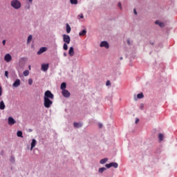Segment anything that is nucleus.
<instances>
[{"label": "nucleus", "mask_w": 177, "mask_h": 177, "mask_svg": "<svg viewBox=\"0 0 177 177\" xmlns=\"http://www.w3.org/2000/svg\"><path fill=\"white\" fill-rule=\"evenodd\" d=\"M5 107H6V106L5 105V102H3V101H1L0 102V110H5Z\"/></svg>", "instance_id": "nucleus-16"}, {"label": "nucleus", "mask_w": 177, "mask_h": 177, "mask_svg": "<svg viewBox=\"0 0 177 177\" xmlns=\"http://www.w3.org/2000/svg\"><path fill=\"white\" fill-rule=\"evenodd\" d=\"M100 48H105L106 49H109L110 48V45L109 44V42L106 41H103L100 44Z\"/></svg>", "instance_id": "nucleus-3"}, {"label": "nucleus", "mask_w": 177, "mask_h": 177, "mask_svg": "<svg viewBox=\"0 0 177 177\" xmlns=\"http://www.w3.org/2000/svg\"><path fill=\"white\" fill-rule=\"evenodd\" d=\"M49 68V64H41V71H48Z\"/></svg>", "instance_id": "nucleus-9"}, {"label": "nucleus", "mask_w": 177, "mask_h": 177, "mask_svg": "<svg viewBox=\"0 0 177 177\" xmlns=\"http://www.w3.org/2000/svg\"><path fill=\"white\" fill-rule=\"evenodd\" d=\"M16 124V120L12 117L8 118V125H15Z\"/></svg>", "instance_id": "nucleus-10"}, {"label": "nucleus", "mask_w": 177, "mask_h": 177, "mask_svg": "<svg viewBox=\"0 0 177 177\" xmlns=\"http://www.w3.org/2000/svg\"><path fill=\"white\" fill-rule=\"evenodd\" d=\"M158 139H159V142H162V140H164V134L163 133H159L158 134Z\"/></svg>", "instance_id": "nucleus-20"}, {"label": "nucleus", "mask_w": 177, "mask_h": 177, "mask_svg": "<svg viewBox=\"0 0 177 177\" xmlns=\"http://www.w3.org/2000/svg\"><path fill=\"white\" fill-rule=\"evenodd\" d=\"M74 48L73 47H70L69 50H68V55L71 56L74 55Z\"/></svg>", "instance_id": "nucleus-15"}, {"label": "nucleus", "mask_w": 177, "mask_h": 177, "mask_svg": "<svg viewBox=\"0 0 177 177\" xmlns=\"http://www.w3.org/2000/svg\"><path fill=\"white\" fill-rule=\"evenodd\" d=\"M66 88H67V84H66V82H62L60 86V89L62 91H66Z\"/></svg>", "instance_id": "nucleus-13"}, {"label": "nucleus", "mask_w": 177, "mask_h": 177, "mask_svg": "<svg viewBox=\"0 0 177 177\" xmlns=\"http://www.w3.org/2000/svg\"><path fill=\"white\" fill-rule=\"evenodd\" d=\"M79 35H80V37H82V36H84V35H86V30H82V31H80V32H79Z\"/></svg>", "instance_id": "nucleus-19"}, {"label": "nucleus", "mask_w": 177, "mask_h": 177, "mask_svg": "<svg viewBox=\"0 0 177 177\" xmlns=\"http://www.w3.org/2000/svg\"><path fill=\"white\" fill-rule=\"evenodd\" d=\"M53 97H55V96L53 95V93H52V92H50V91H46L44 93V107H46V109H49V107H50V106H52V104H53V102H52V100H50V99H53Z\"/></svg>", "instance_id": "nucleus-1"}, {"label": "nucleus", "mask_w": 177, "mask_h": 177, "mask_svg": "<svg viewBox=\"0 0 177 177\" xmlns=\"http://www.w3.org/2000/svg\"><path fill=\"white\" fill-rule=\"evenodd\" d=\"M28 68H29V70H31V66L30 65H29Z\"/></svg>", "instance_id": "nucleus-44"}, {"label": "nucleus", "mask_w": 177, "mask_h": 177, "mask_svg": "<svg viewBox=\"0 0 177 177\" xmlns=\"http://www.w3.org/2000/svg\"><path fill=\"white\" fill-rule=\"evenodd\" d=\"M127 44H128V45H130L129 39L127 40Z\"/></svg>", "instance_id": "nucleus-43"}, {"label": "nucleus", "mask_w": 177, "mask_h": 177, "mask_svg": "<svg viewBox=\"0 0 177 177\" xmlns=\"http://www.w3.org/2000/svg\"><path fill=\"white\" fill-rule=\"evenodd\" d=\"M4 60L6 62V63H9L12 61V55H10L9 53L6 54L4 56Z\"/></svg>", "instance_id": "nucleus-6"}, {"label": "nucleus", "mask_w": 177, "mask_h": 177, "mask_svg": "<svg viewBox=\"0 0 177 177\" xmlns=\"http://www.w3.org/2000/svg\"><path fill=\"white\" fill-rule=\"evenodd\" d=\"M12 8L14 9H20L21 8V3L19 0H12L10 3Z\"/></svg>", "instance_id": "nucleus-2"}, {"label": "nucleus", "mask_w": 177, "mask_h": 177, "mask_svg": "<svg viewBox=\"0 0 177 177\" xmlns=\"http://www.w3.org/2000/svg\"><path fill=\"white\" fill-rule=\"evenodd\" d=\"M98 127L99 128H102V127H103V124L102 123H99Z\"/></svg>", "instance_id": "nucleus-36"}, {"label": "nucleus", "mask_w": 177, "mask_h": 177, "mask_svg": "<svg viewBox=\"0 0 177 177\" xmlns=\"http://www.w3.org/2000/svg\"><path fill=\"white\" fill-rule=\"evenodd\" d=\"M144 107H145V104H140V110H143Z\"/></svg>", "instance_id": "nucleus-34"}, {"label": "nucleus", "mask_w": 177, "mask_h": 177, "mask_svg": "<svg viewBox=\"0 0 177 177\" xmlns=\"http://www.w3.org/2000/svg\"><path fill=\"white\" fill-rule=\"evenodd\" d=\"M155 24H157L159 27H165V24L160 21H156Z\"/></svg>", "instance_id": "nucleus-14"}, {"label": "nucleus", "mask_w": 177, "mask_h": 177, "mask_svg": "<svg viewBox=\"0 0 177 177\" xmlns=\"http://www.w3.org/2000/svg\"><path fill=\"white\" fill-rule=\"evenodd\" d=\"M35 146H37V140L32 139V142L30 144V150H32V149H34Z\"/></svg>", "instance_id": "nucleus-12"}, {"label": "nucleus", "mask_w": 177, "mask_h": 177, "mask_svg": "<svg viewBox=\"0 0 177 177\" xmlns=\"http://www.w3.org/2000/svg\"><path fill=\"white\" fill-rule=\"evenodd\" d=\"M12 86H14V88H17L18 86H20V80L17 79L12 84Z\"/></svg>", "instance_id": "nucleus-11"}, {"label": "nucleus", "mask_w": 177, "mask_h": 177, "mask_svg": "<svg viewBox=\"0 0 177 177\" xmlns=\"http://www.w3.org/2000/svg\"><path fill=\"white\" fill-rule=\"evenodd\" d=\"M29 131H30V132H32V129H29Z\"/></svg>", "instance_id": "nucleus-47"}, {"label": "nucleus", "mask_w": 177, "mask_h": 177, "mask_svg": "<svg viewBox=\"0 0 177 177\" xmlns=\"http://www.w3.org/2000/svg\"><path fill=\"white\" fill-rule=\"evenodd\" d=\"M120 60H122V57H120Z\"/></svg>", "instance_id": "nucleus-46"}, {"label": "nucleus", "mask_w": 177, "mask_h": 177, "mask_svg": "<svg viewBox=\"0 0 177 177\" xmlns=\"http://www.w3.org/2000/svg\"><path fill=\"white\" fill-rule=\"evenodd\" d=\"M106 167H101L99 169L98 171L100 174H103V171H106Z\"/></svg>", "instance_id": "nucleus-28"}, {"label": "nucleus", "mask_w": 177, "mask_h": 177, "mask_svg": "<svg viewBox=\"0 0 177 177\" xmlns=\"http://www.w3.org/2000/svg\"><path fill=\"white\" fill-rule=\"evenodd\" d=\"M30 3H32V0H28Z\"/></svg>", "instance_id": "nucleus-42"}, {"label": "nucleus", "mask_w": 177, "mask_h": 177, "mask_svg": "<svg viewBox=\"0 0 177 177\" xmlns=\"http://www.w3.org/2000/svg\"><path fill=\"white\" fill-rule=\"evenodd\" d=\"M107 161H109V158H103V159H101L100 160V164H106V162H107Z\"/></svg>", "instance_id": "nucleus-18"}, {"label": "nucleus", "mask_w": 177, "mask_h": 177, "mask_svg": "<svg viewBox=\"0 0 177 177\" xmlns=\"http://www.w3.org/2000/svg\"><path fill=\"white\" fill-rule=\"evenodd\" d=\"M71 5H77L78 3V0H70Z\"/></svg>", "instance_id": "nucleus-26"}, {"label": "nucleus", "mask_w": 177, "mask_h": 177, "mask_svg": "<svg viewBox=\"0 0 177 177\" xmlns=\"http://www.w3.org/2000/svg\"><path fill=\"white\" fill-rule=\"evenodd\" d=\"M118 6L121 8V3L120 2L118 3Z\"/></svg>", "instance_id": "nucleus-39"}, {"label": "nucleus", "mask_w": 177, "mask_h": 177, "mask_svg": "<svg viewBox=\"0 0 177 177\" xmlns=\"http://www.w3.org/2000/svg\"><path fill=\"white\" fill-rule=\"evenodd\" d=\"M28 84L32 85V79H31V78L28 79Z\"/></svg>", "instance_id": "nucleus-32"}, {"label": "nucleus", "mask_w": 177, "mask_h": 177, "mask_svg": "<svg viewBox=\"0 0 177 177\" xmlns=\"http://www.w3.org/2000/svg\"><path fill=\"white\" fill-rule=\"evenodd\" d=\"M2 44L3 45H5L6 44V39L3 40Z\"/></svg>", "instance_id": "nucleus-38"}, {"label": "nucleus", "mask_w": 177, "mask_h": 177, "mask_svg": "<svg viewBox=\"0 0 177 177\" xmlns=\"http://www.w3.org/2000/svg\"><path fill=\"white\" fill-rule=\"evenodd\" d=\"M66 32L67 34H70V32H71V27H70L68 24H66Z\"/></svg>", "instance_id": "nucleus-21"}, {"label": "nucleus", "mask_w": 177, "mask_h": 177, "mask_svg": "<svg viewBox=\"0 0 177 177\" xmlns=\"http://www.w3.org/2000/svg\"><path fill=\"white\" fill-rule=\"evenodd\" d=\"M10 161L12 164H15L16 162V160L15 159V156H11L10 158Z\"/></svg>", "instance_id": "nucleus-25"}, {"label": "nucleus", "mask_w": 177, "mask_h": 177, "mask_svg": "<svg viewBox=\"0 0 177 177\" xmlns=\"http://www.w3.org/2000/svg\"><path fill=\"white\" fill-rule=\"evenodd\" d=\"M5 77H6V78H9V72L8 71H5Z\"/></svg>", "instance_id": "nucleus-31"}, {"label": "nucleus", "mask_w": 177, "mask_h": 177, "mask_svg": "<svg viewBox=\"0 0 177 177\" xmlns=\"http://www.w3.org/2000/svg\"><path fill=\"white\" fill-rule=\"evenodd\" d=\"M138 122H139V119H137V120H136V124H138Z\"/></svg>", "instance_id": "nucleus-41"}, {"label": "nucleus", "mask_w": 177, "mask_h": 177, "mask_svg": "<svg viewBox=\"0 0 177 177\" xmlns=\"http://www.w3.org/2000/svg\"><path fill=\"white\" fill-rule=\"evenodd\" d=\"M77 19H79V20L80 19H84V14L81 13L77 16Z\"/></svg>", "instance_id": "nucleus-30"}, {"label": "nucleus", "mask_w": 177, "mask_h": 177, "mask_svg": "<svg viewBox=\"0 0 177 177\" xmlns=\"http://www.w3.org/2000/svg\"><path fill=\"white\" fill-rule=\"evenodd\" d=\"M67 44H66V43L64 44V46H63L64 50H67V49H68V46Z\"/></svg>", "instance_id": "nucleus-29"}, {"label": "nucleus", "mask_w": 177, "mask_h": 177, "mask_svg": "<svg viewBox=\"0 0 177 177\" xmlns=\"http://www.w3.org/2000/svg\"><path fill=\"white\" fill-rule=\"evenodd\" d=\"M0 96H2V87L0 86Z\"/></svg>", "instance_id": "nucleus-35"}, {"label": "nucleus", "mask_w": 177, "mask_h": 177, "mask_svg": "<svg viewBox=\"0 0 177 177\" xmlns=\"http://www.w3.org/2000/svg\"><path fill=\"white\" fill-rule=\"evenodd\" d=\"M105 167L108 169L111 168V167H113V168H118V163H117V162H111L109 164L105 165Z\"/></svg>", "instance_id": "nucleus-5"}, {"label": "nucleus", "mask_w": 177, "mask_h": 177, "mask_svg": "<svg viewBox=\"0 0 177 177\" xmlns=\"http://www.w3.org/2000/svg\"><path fill=\"white\" fill-rule=\"evenodd\" d=\"M106 86H110V85H111V82H110L109 80H107L106 82Z\"/></svg>", "instance_id": "nucleus-33"}, {"label": "nucleus", "mask_w": 177, "mask_h": 177, "mask_svg": "<svg viewBox=\"0 0 177 177\" xmlns=\"http://www.w3.org/2000/svg\"><path fill=\"white\" fill-rule=\"evenodd\" d=\"M63 41L65 42V44H70V41H71V39L70 38V36L68 35H63Z\"/></svg>", "instance_id": "nucleus-4"}, {"label": "nucleus", "mask_w": 177, "mask_h": 177, "mask_svg": "<svg viewBox=\"0 0 177 177\" xmlns=\"http://www.w3.org/2000/svg\"><path fill=\"white\" fill-rule=\"evenodd\" d=\"M73 127L74 128H81V127H82V123L74 122Z\"/></svg>", "instance_id": "nucleus-17"}, {"label": "nucleus", "mask_w": 177, "mask_h": 177, "mask_svg": "<svg viewBox=\"0 0 177 177\" xmlns=\"http://www.w3.org/2000/svg\"><path fill=\"white\" fill-rule=\"evenodd\" d=\"M64 57H67V53H64Z\"/></svg>", "instance_id": "nucleus-40"}, {"label": "nucleus", "mask_w": 177, "mask_h": 177, "mask_svg": "<svg viewBox=\"0 0 177 177\" xmlns=\"http://www.w3.org/2000/svg\"><path fill=\"white\" fill-rule=\"evenodd\" d=\"M133 13L134 15H138V12H136V9H133Z\"/></svg>", "instance_id": "nucleus-37"}, {"label": "nucleus", "mask_w": 177, "mask_h": 177, "mask_svg": "<svg viewBox=\"0 0 177 177\" xmlns=\"http://www.w3.org/2000/svg\"><path fill=\"white\" fill-rule=\"evenodd\" d=\"M46 50H48V48L47 47H41L37 51V55H42V53L46 52Z\"/></svg>", "instance_id": "nucleus-8"}, {"label": "nucleus", "mask_w": 177, "mask_h": 177, "mask_svg": "<svg viewBox=\"0 0 177 177\" xmlns=\"http://www.w3.org/2000/svg\"><path fill=\"white\" fill-rule=\"evenodd\" d=\"M23 74H24V77H28V75L30 74V71L26 70L24 71Z\"/></svg>", "instance_id": "nucleus-23"}, {"label": "nucleus", "mask_w": 177, "mask_h": 177, "mask_svg": "<svg viewBox=\"0 0 177 177\" xmlns=\"http://www.w3.org/2000/svg\"><path fill=\"white\" fill-rule=\"evenodd\" d=\"M134 100H138V98H136V97H134Z\"/></svg>", "instance_id": "nucleus-45"}, {"label": "nucleus", "mask_w": 177, "mask_h": 177, "mask_svg": "<svg viewBox=\"0 0 177 177\" xmlns=\"http://www.w3.org/2000/svg\"><path fill=\"white\" fill-rule=\"evenodd\" d=\"M17 136H18V138H23V132L21 131H18L17 133Z\"/></svg>", "instance_id": "nucleus-24"}, {"label": "nucleus", "mask_w": 177, "mask_h": 177, "mask_svg": "<svg viewBox=\"0 0 177 177\" xmlns=\"http://www.w3.org/2000/svg\"><path fill=\"white\" fill-rule=\"evenodd\" d=\"M145 97V95H143V93H140L137 95V99H143Z\"/></svg>", "instance_id": "nucleus-22"}, {"label": "nucleus", "mask_w": 177, "mask_h": 177, "mask_svg": "<svg viewBox=\"0 0 177 177\" xmlns=\"http://www.w3.org/2000/svg\"><path fill=\"white\" fill-rule=\"evenodd\" d=\"M62 93L64 97H70V96L71 95L68 90H63L62 91Z\"/></svg>", "instance_id": "nucleus-7"}, {"label": "nucleus", "mask_w": 177, "mask_h": 177, "mask_svg": "<svg viewBox=\"0 0 177 177\" xmlns=\"http://www.w3.org/2000/svg\"><path fill=\"white\" fill-rule=\"evenodd\" d=\"M31 41H32V35H30L28 37L27 44H30Z\"/></svg>", "instance_id": "nucleus-27"}]
</instances>
